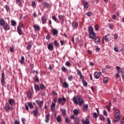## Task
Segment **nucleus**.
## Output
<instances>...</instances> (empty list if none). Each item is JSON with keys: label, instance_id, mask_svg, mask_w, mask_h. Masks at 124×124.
<instances>
[{"label": "nucleus", "instance_id": "obj_13", "mask_svg": "<svg viewBox=\"0 0 124 124\" xmlns=\"http://www.w3.org/2000/svg\"><path fill=\"white\" fill-rule=\"evenodd\" d=\"M94 76L96 79H99L100 77V74L98 72H95Z\"/></svg>", "mask_w": 124, "mask_h": 124}, {"label": "nucleus", "instance_id": "obj_22", "mask_svg": "<svg viewBox=\"0 0 124 124\" xmlns=\"http://www.w3.org/2000/svg\"><path fill=\"white\" fill-rule=\"evenodd\" d=\"M56 121L57 123H61V122H62V118L61 117V116L58 115L57 116Z\"/></svg>", "mask_w": 124, "mask_h": 124}, {"label": "nucleus", "instance_id": "obj_25", "mask_svg": "<svg viewBox=\"0 0 124 124\" xmlns=\"http://www.w3.org/2000/svg\"><path fill=\"white\" fill-rule=\"evenodd\" d=\"M34 89H35V91H37L38 92L40 91V88L39 87V86H38V85H37V84H35L34 85Z\"/></svg>", "mask_w": 124, "mask_h": 124}, {"label": "nucleus", "instance_id": "obj_7", "mask_svg": "<svg viewBox=\"0 0 124 124\" xmlns=\"http://www.w3.org/2000/svg\"><path fill=\"white\" fill-rule=\"evenodd\" d=\"M1 84L2 86L4 85L5 81H4V72H2L1 75Z\"/></svg>", "mask_w": 124, "mask_h": 124}, {"label": "nucleus", "instance_id": "obj_17", "mask_svg": "<svg viewBox=\"0 0 124 124\" xmlns=\"http://www.w3.org/2000/svg\"><path fill=\"white\" fill-rule=\"evenodd\" d=\"M5 109L7 111H9V110L10 109V106H9V104L8 103H6L5 104Z\"/></svg>", "mask_w": 124, "mask_h": 124}, {"label": "nucleus", "instance_id": "obj_23", "mask_svg": "<svg viewBox=\"0 0 124 124\" xmlns=\"http://www.w3.org/2000/svg\"><path fill=\"white\" fill-rule=\"evenodd\" d=\"M18 34H19V35H22V34H23V32H22V29L19 28V27H17V31Z\"/></svg>", "mask_w": 124, "mask_h": 124}, {"label": "nucleus", "instance_id": "obj_62", "mask_svg": "<svg viewBox=\"0 0 124 124\" xmlns=\"http://www.w3.org/2000/svg\"><path fill=\"white\" fill-rule=\"evenodd\" d=\"M107 121H108V124H111V121H110L109 118L107 119Z\"/></svg>", "mask_w": 124, "mask_h": 124}, {"label": "nucleus", "instance_id": "obj_55", "mask_svg": "<svg viewBox=\"0 0 124 124\" xmlns=\"http://www.w3.org/2000/svg\"><path fill=\"white\" fill-rule=\"evenodd\" d=\"M104 116H107L108 115V113H107V111L106 110H104Z\"/></svg>", "mask_w": 124, "mask_h": 124}, {"label": "nucleus", "instance_id": "obj_1", "mask_svg": "<svg viewBox=\"0 0 124 124\" xmlns=\"http://www.w3.org/2000/svg\"><path fill=\"white\" fill-rule=\"evenodd\" d=\"M73 101L75 104H78L79 106H81L83 103H84V99L81 98L80 96H77V97H74L73 98Z\"/></svg>", "mask_w": 124, "mask_h": 124}, {"label": "nucleus", "instance_id": "obj_46", "mask_svg": "<svg viewBox=\"0 0 124 124\" xmlns=\"http://www.w3.org/2000/svg\"><path fill=\"white\" fill-rule=\"evenodd\" d=\"M62 71L63 72H66V68L65 67H62Z\"/></svg>", "mask_w": 124, "mask_h": 124}, {"label": "nucleus", "instance_id": "obj_10", "mask_svg": "<svg viewBox=\"0 0 124 124\" xmlns=\"http://www.w3.org/2000/svg\"><path fill=\"white\" fill-rule=\"evenodd\" d=\"M41 21L43 25L46 24V22H47V18H46V16H42L41 18Z\"/></svg>", "mask_w": 124, "mask_h": 124}, {"label": "nucleus", "instance_id": "obj_3", "mask_svg": "<svg viewBox=\"0 0 124 124\" xmlns=\"http://www.w3.org/2000/svg\"><path fill=\"white\" fill-rule=\"evenodd\" d=\"M88 32L89 33L90 38L91 39H94V38H95V33L93 31V27L89 26Z\"/></svg>", "mask_w": 124, "mask_h": 124}, {"label": "nucleus", "instance_id": "obj_15", "mask_svg": "<svg viewBox=\"0 0 124 124\" xmlns=\"http://www.w3.org/2000/svg\"><path fill=\"white\" fill-rule=\"evenodd\" d=\"M49 120H50V114H46V119L45 120V122H46V123H48Z\"/></svg>", "mask_w": 124, "mask_h": 124}, {"label": "nucleus", "instance_id": "obj_16", "mask_svg": "<svg viewBox=\"0 0 124 124\" xmlns=\"http://www.w3.org/2000/svg\"><path fill=\"white\" fill-rule=\"evenodd\" d=\"M19 62L21 64L25 63V57L24 56H21V59L19 60Z\"/></svg>", "mask_w": 124, "mask_h": 124}, {"label": "nucleus", "instance_id": "obj_26", "mask_svg": "<svg viewBox=\"0 0 124 124\" xmlns=\"http://www.w3.org/2000/svg\"><path fill=\"white\" fill-rule=\"evenodd\" d=\"M82 122L83 124H90V120L88 119L86 121L82 120Z\"/></svg>", "mask_w": 124, "mask_h": 124}, {"label": "nucleus", "instance_id": "obj_41", "mask_svg": "<svg viewBox=\"0 0 124 124\" xmlns=\"http://www.w3.org/2000/svg\"><path fill=\"white\" fill-rule=\"evenodd\" d=\"M84 8H88L89 7V4H88V2H86L83 4Z\"/></svg>", "mask_w": 124, "mask_h": 124}, {"label": "nucleus", "instance_id": "obj_2", "mask_svg": "<svg viewBox=\"0 0 124 124\" xmlns=\"http://www.w3.org/2000/svg\"><path fill=\"white\" fill-rule=\"evenodd\" d=\"M0 26L3 27L4 31H9L10 30L9 25H8L7 23H5L3 18H0Z\"/></svg>", "mask_w": 124, "mask_h": 124}, {"label": "nucleus", "instance_id": "obj_47", "mask_svg": "<svg viewBox=\"0 0 124 124\" xmlns=\"http://www.w3.org/2000/svg\"><path fill=\"white\" fill-rule=\"evenodd\" d=\"M97 113L96 112H94L93 114V117L94 118V119H96V118H97Z\"/></svg>", "mask_w": 124, "mask_h": 124}, {"label": "nucleus", "instance_id": "obj_14", "mask_svg": "<svg viewBox=\"0 0 124 124\" xmlns=\"http://www.w3.org/2000/svg\"><path fill=\"white\" fill-rule=\"evenodd\" d=\"M72 26L74 29H77V28H78V23L76 22H73L72 23Z\"/></svg>", "mask_w": 124, "mask_h": 124}, {"label": "nucleus", "instance_id": "obj_12", "mask_svg": "<svg viewBox=\"0 0 124 124\" xmlns=\"http://www.w3.org/2000/svg\"><path fill=\"white\" fill-rule=\"evenodd\" d=\"M52 32L54 36H57L59 32L58 31V30H57V29H52Z\"/></svg>", "mask_w": 124, "mask_h": 124}, {"label": "nucleus", "instance_id": "obj_64", "mask_svg": "<svg viewBox=\"0 0 124 124\" xmlns=\"http://www.w3.org/2000/svg\"><path fill=\"white\" fill-rule=\"evenodd\" d=\"M121 124H124V117L123 118V119L121 120Z\"/></svg>", "mask_w": 124, "mask_h": 124}, {"label": "nucleus", "instance_id": "obj_54", "mask_svg": "<svg viewBox=\"0 0 124 124\" xmlns=\"http://www.w3.org/2000/svg\"><path fill=\"white\" fill-rule=\"evenodd\" d=\"M112 19L113 20H116L117 19V16H116V15H112Z\"/></svg>", "mask_w": 124, "mask_h": 124}, {"label": "nucleus", "instance_id": "obj_18", "mask_svg": "<svg viewBox=\"0 0 124 124\" xmlns=\"http://www.w3.org/2000/svg\"><path fill=\"white\" fill-rule=\"evenodd\" d=\"M8 103L10 105H11V106H12V105H13L15 103V101H14V99H10L9 100Z\"/></svg>", "mask_w": 124, "mask_h": 124}, {"label": "nucleus", "instance_id": "obj_30", "mask_svg": "<svg viewBox=\"0 0 124 124\" xmlns=\"http://www.w3.org/2000/svg\"><path fill=\"white\" fill-rule=\"evenodd\" d=\"M44 7H46V8H48V7H49V6H50V4L48 3H47V2H44Z\"/></svg>", "mask_w": 124, "mask_h": 124}, {"label": "nucleus", "instance_id": "obj_21", "mask_svg": "<svg viewBox=\"0 0 124 124\" xmlns=\"http://www.w3.org/2000/svg\"><path fill=\"white\" fill-rule=\"evenodd\" d=\"M27 104H28L27 105L30 108L33 109V105H32V103H31V102H27Z\"/></svg>", "mask_w": 124, "mask_h": 124}, {"label": "nucleus", "instance_id": "obj_34", "mask_svg": "<svg viewBox=\"0 0 124 124\" xmlns=\"http://www.w3.org/2000/svg\"><path fill=\"white\" fill-rule=\"evenodd\" d=\"M82 84L84 86V87H87L88 86V82L85 80V79H83L82 81Z\"/></svg>", "mask_w": 124, "mask_h": 124}, {"label": "nucleus", "instance_id": "obj_63", "mask_svg": "<svg viewBox=\"0 0 124 124\" xmlns=\"http://www.w3.org/2000/svg\"><path fill=\"white\" fill-rule=\"evenodd\" d=\"M95 31H97L98 30V25H96L95 26Z\"/></svg>", "mask_w": 124, "mask_h": 124}, {"label": "nucleus", "instance_id": "obj_44", "mask_svg": "<svg viewBox=\"0 0 124 124\" xmlns=\"http://www.w3.org/2000/svg\"><path fill=\"white\" fill-rule=\"evenodd\" d=\"M87 15L88 17H90V16H92V15H93V13L91 12H88L87 13Z\"/></svg>", "mask_w": 124, "mask_h": 124}, {"label": "nucleus", "instance_id": "obj_57", "mask_svg": "<svg viewBox=\"0 0 124 124\" xmlns=\"http://www.w3.org/2000/svg\"><path fill=\"white\" fill-rule=\"evenodd\" d=\"M65 65H66L67 66H69L70 65V62H67L65 63Z\"/></svg>", "mask_w": 124, "mask_h": 124}, {"label": "nucleus", "instance_id": "obj_53", "mask_svg": "<svg viewBox=\"0 0 124 124\" xmlns=\"http://www.w3.org/2000/svg\"><path fill=\"white\" fill-rule=\"evenodd\" d=\"M65 122L67 124H68V123H69V119H68V118H65Z\"/></svg>", "mask_w": 124, "mask_h": 124}, {"label": "nucleus", "instance_id": "obj_8", "mask_svg": "<svg viewBox=\"0 0 124 124\" xmlns=\"http://www.w3.org/2000/svg\"><path fill=\"white\" fill-rule=\"evenodd\" d=\"M36 103H37V104L39 105V107H40V108H42V106H43L44 102L43 101H40V100H36Z\"/></svg>", "mask_w": 124, "mask_h": 124}, {"label": "nucleus", "instance_id": "obj_51", "mask_svg": "<svg viewBox=\"0 0 124 124\" xmlns=\"http://www.w3.org/2000/svg\"><path fill=\"white\" fill-rule=\"evenodd\" d=\"M31 6H32V7H35V1H32L31 2Z\"/></svg>", "mask_w": 124, "mask_h": 124}, {"label": "nucleus", "instance_id": "obj_48", "mask_svg": "<svg viewBox=\"0 0 124 124\" xmlns=\"http://www.w3.org/2000/svg\"><path fill=\"white\" fill-rule=\"evenodd\" d=\"M34 80L35 82H39V79L37 76H35V78H34Z\"/></svg>", "mask_w": 124, "mask_h": 124}, {"label": "nucleus", "instance_id": "obj_42", "mask_svg": "<svg viewBox=\"0 0 124 124\" xmlns=\"http://www.w3.org/2000/svg\"><path fill=\"white\" fill-rule=\"evenodd\" d=\"M62 112L63 116H65V114H66V110L64 109L62 110Z\"/></svg>", "mask_w": 124, "mask_h": 124}, {"label": "nucleus", "instance_id": "obj_5", "mask_svg": "<svg viewBox=\"0 0 124 124\" xmlns=\"http://www.w3.org/2000/svg\"><path fill=\"white\" fill-rule=\"evenodd\" d=\"M58 102L59 104H62V105H64L65 102H66V99L62 96V98H59L58 99Z\"/></svg>", "mask_w": 124, "mask_h": 124}, {"label": "nucleus", "instance_id": "obj_38", "mask_svg": "<svg viewBox=\"0 0 124 124\" xmlns=\"http://www.w3.org/2000/svg\"><path fill=\"white\" fill-rule=\"evenodd\" d=\"M39 86L40 89L42 90V91L44 90V89L45 88V86L44 85V84H43L42 83L40 84Z\"/></svg>", "mask_w": 124, "mask_h": 124}, {"label": "nucleus", "instance_id": "obj_37", "mask_svg": "<svg viewBox=\"0 0 124 124\" xmlns=\"http://www.w3.org/2000/svg\"><path fill=\"white\" fill-rule=\"evenodd\" d=\"M107 82H108V78L105 77L103 79V83L104 84H107Z\"/></svg>", "mask_w": 124, "mask_h": 124}, {"label": "nucleus", "instance_id": "obj_4", "mask_svg": "<svg viewBox=\"0 0 124 124\" xmlns=\"http://www.w3.org/2000/svg\"><path fill=\"white\" fill-rule=\"evenodd\" d=\"M57 97L53 98V102H52V105L50 106L52 112H55V107H56V103H57Z\"/></svg>", "mask_w": 124, "mask_h": 124}, {"label": "nucleus", "instance_id": "obj_52", "mask_svg": "<svg viewBox=\"0 0 124 124\" xmlns=\"http://www.w3.org/2000/svg\"><path fill=\"white\" fill-rule=\"evenodd\" d=\"M54 44L55 46H59V44L58 43V41H57V40L54 42Z\"/></svg>", "mask_w": 124, "mask_h": 124}, {"label": "nucleus", "instance_id": "obj_9", "mask_svg": "<svg viewBox=\"0 0 124 124\" xmlns=\"http://www.w3.org/2000/svg\"><path fill=\"white\" fill-rule=\"evenodd\" d=\"M115 117L116 118H119V119H121V113L120 112V110H116V112H115Z\"/></svg>", "mask_w": 124, "mask_h": 124}, {"label": "nucleus", "instance_id": "obj_43", "mask_svg": "<svg viewBox=\"0 0 124 124\" xmlns=\"http://www.w3.org/2000/svg\"><path fill=\"white\" fill-rule=\"evenodd\" d=\"M77 71L78 75L79 76H80V75H82V73L81 72V71L78 69L77 70Z\"/></svg>", "mask_w": 124, "mask_h": 124}, {"label": "nucleus", "instance_id": "obj_24", "mask_svg": "<svg viewBox=\"0 0 124 124\" xmlns=\"http://www.w3.org/2000/svg\"><path fill=\"white\" fill-rule=\"evenodd\" d=\"M95 43L96 44H98V43H100V40H99V38H98V37H96L95 38Z\"/></svg>", "mask_w": 124, "mask_h": 124}, {"label": "nucleus", "instance_id": "obj_36", "mask_svg": "<svg viewBox=\"0 0 124 124\" xmlns=\"http://www.w3.org/2000/svg\"><path fill=\"white\" fill-rule=\"evenodd\" d=\"M120 120H121V118H119V117H115L113 119L114 122H115V123H118V122H119V121H120Z\"/></svg>", "mask_w": 124, "mask_h": 124}, {"label": "nucleus", "instance_id": "obj_35", "mask_svg": "<svg viewBox=\"0 0 124 124\" xmlns=\"http://www.w3.org/2000/svg\"><path fill=\"white\" fill-rule=\"evenodd\" d=\"M83 110L84 111H87V110H88V108H89V105H88V104L85 105L83 106Z\"/></svg>", "mask_w": 124, "mask_h": 124}, {"label": "nucleus", "instance_id": "obj_19", "mask_svg": "<svg viewBox=\"0 0 124 124\" xmlns=\"http://www.w3.org/2000/svg\"><path fill=\"white\" fill-rule=\"evenodd\" d=\"M33 27L35 31H40V27L38 25H34Z\"/></svg>", "mask_w": 124, "mask_h": 124}, {"label": "nucleus", "instance_id": "obj_60", "mask_svg": "<svg viewBox=\"0 0 124 124\" xmlns=\"http://www.w3.org/2000/svg\"><path fill=\"white\" fill-rule=\"evenodd\" d=\"M46 39H47V40H49L50 39V35L47 34L46 36Z\"/></svg>", "mask_w": 124, "mask_h": 124}, {"label": "nucleus", "instance_id": "obj_29", "mask_svg": "<svg viewBox=\"0 0 124 124\" xmlns=\"http://www.w3.org/2000/svg\"><path fill=\"white\" fill-rule=\"evenodd\" d=\"M59 19L60 20V21H63V19H64V16L59 15Z\"/></svg>", "mask_w": 124, "mask_h": 124}, {"label": "nucleus", "instance_id": "obj_40", "mask_svg": "<svg viewBox=\"0 0 124 124\" xmlns=\"http://www.w3.org/2000/svg\"><path fill=\"white\" fill-rule=\"evenodd\" d=\"M11 24L13 26H16V21H15L14 20H12L11 22Z\"/></svg>", "mask_w": 124, "mask_h": 124}, {"label": "nucleus", "instance_id": "obj_59", "mask_svg": "<svg viewBox=\"0 0 124 124\" xmlns=\"http://www.w3.org/2000/svg\"><path fill=\"white\" fill-rule=\"evenodd\" d=\"M52 19L56 22L57 21V17L55 16H52Z\"/></svg>", "mask_w": 124, "mask_h": 124}, {"label": "nucleus", "instance_id": "obj_49", "mask_svg": "<svg viewBox=\"0 0 124 124\" xmlns=\"http://www.w3.org/2000/svg\"><path fill=\"white\" fill-rule=\"evenodd\" d=\"M114 50L115 52H119V48H118V46H117L114 47Z\"/></svg>", "mask_w": 124, "mask_h": 124}, {"label": "nucleus", "instance_id": "obj_28", "mask_svg": "<svg viewBox=\"0 0 124 124\" xmlns=\"http://www.w3.org/2000/svg\"><path fill=\"white\" fill-rule=\"evenodd\" d=\"M116 69L118 70L119 73H122L123 72V69L118 66H116Z\"/></svg>", "mask_w": 124, "mask_h": 124}, {"label": "nucleus", "instance_id": "obj_6", "mask_svg": "<svg viewBox=\"0 0 124 124\" xmlns=\"http://www.w3.org/2000/svg\"><path fill=\"white\" fill-rule=\"evenodd\" d=\"M32 113L34 117H37L38 116V107L35 106V109L33 110Z\"/></svg>", "mask_w": 124, "mask_h": 124}, {"label": "nucleus", "instance_id": "obj_50", "mask_svg": "<svg viewBox=\"0 0 124 124\" xmlns=\"http://www.w3.org/2000/svg\"><path fill=\"white\" fill-rule=\"evenodd\" d=\"M21 121L23 124H26V119L24 118H22L21 119Z\"/></svg>", "mask_w": 124, "mask_h": 124}, {"label": "nucleus", "instance_id": "obj_45", "mask_svg": "<svg viewBox=\"0 0 124 124\" xmlns=\"http://www.w3.org/2000/svg\"><path fill=\"white\" fill-rule=\"evenodd\" d=\"M99 119L101 121H105V118L102 115L100 116Z\"/></svg>", "mask_w": 124, "mask_h": 124}, {"label": "nucleus", "instance_id": "obj_33", "mask_svg": "<svg viewBox=\"0 0 124 124\" xmlns=\"http://www.w3.org/2000/svg\"><path fill=\"white\" fill-rule=\"evenodd\" d=\"M75 122L76 124H79L80 121L78 117H76L75 119Z\"/></svg>", "mask_w": 124, "mask_h": 124}, {"label": "nucleus", "instance_id": "obj_39", "mask_svg": "<svg viewBox=\"0 0 124 124\" xmlns=\"http://www.w3.org/2000/svg\"><path fill=\"white\" fill-rule=\"evenodd\" d=\"M68 79L69 81H72V80H73V76L72 75H69L68 76Z\"/></svg>", "mask_w": 124, "mask_h": 124}, {"label": "nucleus", "instance_id": "obj_56", "mask_svg": "<svg viewBox=\"0 0 124 124\" xmlns=\"http://www.w3.org/2000/svg\"><path fill=\"white\" fill-rule=\"evenodd\" d=\"M79 76H80V78H80V80H84V76L81 75Z\"/></svg>", "mask_w": 124, "mask_h": 124}, {"label": "nucleus", "instance_id": "obj_31", "mask_svg": "<svg viewBox=\"0 0 124 124\" xmlns=\"http://www.w3.org/2000/svg\"><path fill=\"white\" fill-rule=\"evenodd\" d=\"M4 8H5L7 12H8L10 10V8L9 7V6L7 5H5L4 6Z\"/></svg>", "mask_w": 124, "mask_h": 124}, {"label": "nucleus", "instance_id": "obj_32", "mask_svg": "<svg viewBox=\"0 0 124 124\" xmlns=\"http://www.w3.org/2000/svg\"><path fill=\"white\" fill-rule=\"evenodd\" d=\"M28 98H31V91H28L27 93Z\"/></svg>", "mask_w": 124, "mask_h": 124}, {"label": "nucleus", "instance_id": "obj_58", "mask_svg": "<svg viewBox=\"0 0 124 124\" xmlns=\"http://www.w3.org/2000/svg\"><path fill=\"white\" fill-rule=\"evenodd\" d=\"M31 48V45H28L26 47V48L27 49V50H30Z\"/></svg>", "mask_w": 124, "mask_h": 124}, {"label": "nucleus", "instance_id": "obj_61", "mask_svg": "<svg viewBox=\"0 0 124 124\" xmlns=\"http://www.w3.org/2000/svg\"><path fill=\"white\" fill-rule=\"evenodd\" d=\"M14 124H20V122L17 120H15L14 122Z\"/></svg>", "mask_w": 124, "mask_h": 124}, {"label": "nucleus", "instance_id": "obj_20", "mask_svg": "<svg viewBox=\"0 0 124 124\" xmlns=\"http://www.w3.org/2000/svg\"><path fill=\"white\" fill-rule=\"evenodd\" d=\"M73 113L75 116H78L79 114V110L77 109H75L73 110Z\"/></svg>", "mask_w": 124, "mask_h": 124}, {"label": "nucleus", "instance_id": "obj_27", "mask_svg": "<svg viewBox=\"0 0 124 124\" xmlns=\"http://www.w3.org/2000/svg\"><path fill=\"white\" fill-rule=\"evenodd\" d=\"M62 86H63V88H64L65 89H67V88H68V87H69L68 84H67V83H66V82H64V83H63Z\"/></svg>", "mask_w": 124, "mask_h": 124}, {"label": "nucleus", "instance_id": "obj_11", "mask_svg": "<svg viewBox=\"0 0 124 124\" xmlns=\"http://www.w3.org/2000/svg\"><path fill=\"white\" fill-rule=\"evenodd\" d=\"M47 49H48L49 51H53V50H54V46H53L52 44L49 43L47 45Z\"/></svg>", "mask_w": 124, "mask_h": 124}]
</instances>
